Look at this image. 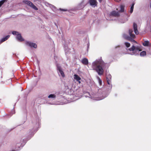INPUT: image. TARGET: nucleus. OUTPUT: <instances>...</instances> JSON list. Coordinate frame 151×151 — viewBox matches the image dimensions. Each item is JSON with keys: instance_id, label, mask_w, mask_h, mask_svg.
<instances>
[{"instance_id": "1", "label": "nucleus", "mask_w": 151, "mask_h": 151, "mask_svg": "<svg viewBox=\"0 0 151 151\" xmlns=\"http://www.w3.org/2000/svg\"><path fill=\"white\" fill-rule=\"evenodd\" d=\"M133 32L132 29H130L129 31V36L124 34L123 35V37L125 39L133 43L137 44V42L134 39L135 38V35ZM127 50L131 52L130 53H129V54L132 55L138 56L139 55V52L141 51V46L139 44L133 45L131 47Z\"/></svg>"}, {"instance_id": "2", "label": "nucleus", "mask_w": 151, "mask_h": 151, "mask_svg": "<svg viewBox=\"0 0 151 151\" xmlns=\"http://www.w3.org/2000/svg\"><path fill=\"white\" fill-rule=\"evenodd\" d=\"M106 64L101 58L92 63L91 67L93 70H95L99 75L101 76L104 73V68Z\"/></svg>"}, {"instance_id": "3", "label": "nucleus", "mask_w": 151, "mask_h": 151, "mask_svg": "<svg viewBox=\"0 0 151 151\" xmlns=\"http://www.w3.org/2000/svg\"><path fill=\"white\" fill-rule=\"evenodd\" d=\"M56 66L57 69L59 76L60 77L64 78L65 77V75L62 68L59 64H57Z\"/></svg>"}, {"instance_id": "4", "label": "nucleus", "mask_w": 151, "mask_h": 151, "mask_svg": "<svg viewBox=\"0 0 151 151\" xmlns=\"http://www.w3.org/2000/svg\"><path fill=\"white\" fill-rule=\"evenodd\" d=\"M40 119L38 117H37L36 120H34L32 121L33 124L34 125V129H36L39 127L40 125Z\"/></svg>"}, {"instance_id": "5", "label": "nucleus", "mask_w": 151, "mask_h": 151, "mask_svg": "<svg viewBox=\"0 0 151 151\" xmlns=\"http://www.w3.org/2000/svg\"><path fill=\"white\" fill-rule=\"evenodd\" d=\"M110 91L109 90L102 91L99 95L100 97L99 100H102L106 97L109 94Z\"/></svg>"}, {"instance_id": "6", "label": "nucleus", "mask_w": 151, "mask_h": 151, "mask_svg": "<svg viewBox=\"0 0 151 151\" xmlns=\"http://www.w3.org/2000/svg\"><path fill=\"white\" fill-rule=\"evenodd\" d=\"M25 44L27 46L29 47L30 48H36L37 47V45L36 43L29 41H26L25 42Z\"/></svg>"}, {"instance_id": "7", "label": "nucleus", "mask_w": 151, "mask_h": 151, "mask_svg": "<svg viewBox=\"0 0 151 151\" xmlns=\"http://www.w3.org/2000/svg\"><path fill=\"white\" fill-rule=\"evenodd\" d=\"M88 3L90 5L93 7H95L97 5V2L96 0H89Z\"/></svg>"}, {"instance_id": "8", "label": "nucleus", "mask_w": 151, "mask_h": 151, "mask_svg": "<svg viewBox=\"0 0 151 151\" xmlns=\"http://www.w3.org/2000/svg\"><path fill=\"white\" fill-rule=\"evenodd\" d=\"M64 48L65 55L68 56V54L70 53V49H69L68 45L64 44Z\"/></svg>"}, {"instance_id": "9", "label": "nucleus", "mask_w": 151, "mask_h": 151, "mask_svg": "<svg viewBox=\"0 0 151 151\" xmlns=\"http://www.w3.org/2000/svg\"><path fill=\"white\" fill-rule=\"evenodd\" d=\"M59 94V93H56L55 94H50L48 96V98H51L53 99H55L56 98L58 97V95Z\"/></svg>"}, {"instance_id": "10", "label": "nucleus", "mask_w": 151, "mask_h": 151, "mask_svg": "<svg viewBox=\"0 0 151 151\" xmlns=\"http://www.w3.org/2000/svg\"><path fill=\"white\" fill-rule=\"evenodd\" d=\"M133 27L134 32L135 34L136 35H138L139 34V32L137 30V25L135 22H134L133 24Z\"/></svg>"}, {"instance_id": "11", "label": "nucleus", "mask_w": 151, "mask_h": 151, "mask_svg": "<svg viewBox=\"0 0 151 151\" xmlns=\"http://www.w3.org/2000/svg\"><path fill=\"white\" fill-rule=\"evenodd\" d=\"M85 0H82L81 2L79 4L78 8L80 9L84 8L87 4L84 3Z\"/></svg>"}, {"instance_id": "12", "label": "nucleus", "mask_w": 151, "mask_h": 151, "mask_svg": "<svg viewBox=\"0 0 151 151\" xmlns=\"http://www.w3.org/2000/svg\"><path fill=\"white\" fill-rule=\"evenodd\" d=\"M110 15L115 17H117L119 16V14L118 12L113 11L110 13Z\"/></svg>"}, {"instance_id": "13", "label": "nucleus", "mask_w": 151, "mask_h": 151, "mask_svg": "<svg viewBox=\"0 0 151 151\" xmlns=\"http://www.w3.org/2000/svg\"><path fill=\"white\" fill-rule=\"evenodd\" d=\"M27 141H26L25 139L23 140V142H21L20 144L19 143L17 142V143L16 147H17L19 148H20V147H22L24 144H23V143H25Z\"/></svg>"}, {"instance_id": "14", "label": "nucleus", "mask_w": 151, "mask_h": 151, "mask_svg": "<svg viewBox=\"0 0 151 151\" xmlns=\"http://www.w3.org/2000/svg\"><path fill=\"white\" fill-rule=\"evenodd\" d=\"M74 79L78 82L79 83H80L81 82L80 80H81V78L77 74H74Z\"/></svg>"}, {"instance_id": "15", "label": "nucleus", "mask_w": 151, "mask_h": 151, "mask_svg": "<svg viewBox=\"0 0 151 151\" xmlns=\"http://www.w3.org/2000/svg\"><path fill=\"white\" fill-rule=\"evenodd\" d=\"M9 37L10 35H6L5 37L2 38L0 40V44L8 40Z\"/></svg>"}, {"instance_id": "16", "label": "nucleus", "mask_w": 151, "mask_h": 151, "mask_svg": "<svg viewBox=\"0 0 151 151\" xmlns=\"http://www.w3.org/2000/svg\"><path fill=\"white\" fill-rule=\"evenodd\" d=\"M16 39L19 41L22 42L24 40V39L22 37L20 34H19L16 37Z\"/></svg>"}, {"instance_id": "17", "label": "nucleus", "mask_w": 151, "mask_h": 151, "mask_svg": "<svg viewBox=\"0 0 151 151\" xmlns=\"http://www.w3.org/2000/svg\"><path fill=\"white\" fill-rule=\"evenodd\" d=\"M81 62L83 64L85 65H87L88 63V59L86 58L82 59Z\"/></svg>"}, {"instance_id": "18", "label": "nucleus", "mask_w": 151, "mask_h": 151, "mask_svg": "<svg viewBox=\"0 0 151 151\" xmlns=\"http://www.w3.org/2000/svg\"><path fill=\"white\" fill-rule=\"evenodd\" d=\"M33 130H32L29 132V136H30V137L29 138H28L27 140H29V139L33 136V135L36 131L37 130V129L36 130H35V131L33 132L32 131Z\"/></svg>"}, {"instance_id": "19", "label": "nucleus", "mask_w": 151, "mask_h": 151, "mask_svg": "<svg viewBox=\"0 0 151 151\" xmlns=\"http://www.w3.org/2000/svg\"><path fill=\"white\" fill-rule=\"evenodd\" d=\"M143 45L144 46H148L150 45V44L149 41L148 40L145 41L142 43Z\"/></svg>"}, {"instance_id": "20", "label": "nucleus", "mask_w": 151, "mask_h": 151, "mask_svg": "<svg viewBox=\"0 0 151 151\" xmlns=\"http://www.w3.org/2000/svg\"><path fill=\"white\" fill-rule=\"evenodd\" d=\"M111 81V80L108 79V78L107 79V83L108 85H109V86L108 88V89H109V90H110L111 89L112 87V85L110 83Z\"/></svg>"}, {"instance_id": "21", "label": "nucleus", "mask_w": 151, "mask_h": 151, "mask_svg": "<svg viewBox=\"0 0 151 151\" xmlns=\"http://www.w3.org/2000/svg\"><path fill=\"white\" fill-rule=\"evenodd\" d=\"M23 2L24 3L27 4L28 5L30 6L32 5L33 4L31 1H28L25 0L23 1Z\"/></svg>"}, {"instance_id": "22", "label": "nucleus", "mask_w": 151, "mask_h": 151, "mask_svg": "<svg viewBox=\"0 0 151 151\" xmlns=\"http://www.w3.org/2000/svg\"><path fill=\"white\" fill-rule=\"evenodd\" d=\"M146 51H143L140 52L139 55L140 56L143 57L145 56L146 55Z\"/></svg>"}, {"instance_id": "23", "label": "nucleus", "mask_w": 151, "mask_h": 151, "mask_svg": "<svg viewBox=\"0 0 151 151\" xmlns=\"http://www.w3.org/2000/svg\"><path fill=\"white\" fill-rule=\"evenodd\" d=\"M128 20V19L126 18L125 19H122L119 20V22L122 23H124Z\"/></svg>"}, {"instance_id": "24", "label": "nucleus", "mask_w": 151, "mask_h": 151, "mask_svg": "<svg viewBox=\"0 0 151 151\" xmlns=\"http://www.w3.org/2000/svg\"><path fill=\"white\" fill-rule=\"evenodd\" d=\"M7 0H2L0 1V7L4 3L6 2L7 1Z\"/></svg>"}, {"instance_id": "25", "label": "nucleus", "mask_w": 151, "mask_h": 151, "mask_svg": "<svg viewBox=\"0 0 151 151\" xmlns=\"http://www.w3.org/2000/svg\"><path fill=\"white\" fill-rule=\"evenodd\" d=\"M50 7L51 8L52 10L54 12H55V11L57 10L56 8L54 6L52 5H50Z\"/></svg>"}, {"instance_id": "26", "label": "nucleus", "mask_w": 151, "mask_h": 151, "mask_svg": "<svg viewBox=\"0 0 151 151\" xmlns=\"http://www.w3.org/2000/svg\"><path fill=\"white\" fill-rule=\"evenodd\" d=\"M12 34L14 35H16L17 36V35H18L19 33L17 32V31H13L12 32Z\"/></svg>"}, {"instance_id": "27", "label": "nucleus", "mask_w": 151, "mask_h": 151, "mask_svg": "<svg viewBox=\"0 0 151 151\" xmlns=\"http://www.w3.org/2000/svg\"><path fill=\"white\" fill-rule=\"evenodd\" d=\"M98 82L100 86H101L102 85V82L101 80L99 77H98Z\"/></svg>"}, {"instance_id": "28", "label": "nucleus", "mask_w": 151, "mask_h": 151, "mask_svg": "<svg viewBox=\"0 0 151 151\" xmlns=\"http://www.w3.org/2000/svg\"><path fill=\"white\" fill-rule=\"evenodd\" d=\"M124 45L126 46V47H129L130 45V43L128 42H124Z\"/></svg>"}, {"instance_id": "29", "label": "nucleus", "mask_w": 151, "mask_h": 151, "mask_svg": "<svg viewBox=\"0 0 151 151\" xmlns=\"http://www.w3.org/2000/svg\"><path fill=\"white\" fill-rule=\"evenodd\" d=\"M30 7L36 10H37L38 9V8L33 4H32Z\"/></svg>"}, {"instance_id": "30", "label": "nucleus", "mask_w": 151, "mask_h": 151, "mask_svg": "<svg viewBox=\"0 0 151 151\" xmlns=\"http://www.w3.org/2000/svg\"><path fill=\"white\" fill-rule=\"evenodd\" d=\"M124 11V7L123 6H121L120 12H122Z\"/></svg>"}, {"instance_id": "31", "label": "nucleus", "mask_w": 151, "mask_h": 151, "mask_svg": "<svg viewBox=\"0 0 151 151\" xmlns=\"http://www.w3.org/2000/svg\"><path fill=\"white\" fill-rule=\"evenodd\" d=\"M108 78L110 80H111V76L110 74H109L108 76L106 77V79Z\"/></svg>"}, {"instance_id": "32", "label": "nucleus", "mask_w": 151, "mask_h": 151, "mask_svg": "<svg viewBox=\"0 0 151 151\" xmlns=\"http://www.w3.org/2000/svg\"><path fill=\"white\" fill-rule=\"evenodd\" d=\"M59 10L61 11H64V12H66L67 11V9H61V8H60Z\"/></svg>"}, {"instance_id": "33", "label": "nucleus", "mask_w": 151, "mask_h": 151, "mask_svg": "<svg viewBox=\"0 0 151 151\" xmlns=\"http://www.w3.org/2000/svg\"><path fill=\"white\" fill-rule=\"evenodd\" d=\"M134 3H133L132 4V5L131 6L130 8L134 9Z\"/></svg>"}, {"instance_id": "34", "label": "nucleus", "mask_w": 151, "mask_h": 151, "mask_svg": "<svg viewBox=\"0 0 151 151\" xmlns=\"http://www.w3.org/2000/svg\"><path fill=\"white\" fill-rule=\"evenodd\" d=\"M89 43H88L87 44V52H88V49L89 48Z\"/></svg>"}, {"instance_id": "35", "label": "nucleus", "mask_w": 151, "mask_h": 151, "mask_svg": "<svg viewBox=\"0 0 151 151\" xmlns=\"http://www.w3.org/2000/svg\"><path fill=\"white\" fill-rule=\"evenodd\" d=\"M133 9L130 8V12L131 13H132L133 12Z\"/></svg>"}, {"instance_id": "36", "label": "nucleus", "mask_w": 151, "mask_h": 151, "mask_svg": "<svg viewBox=\"0 0 151 151\" xmlns=\"http://www.w3.org/2000/svg\"><path fill=\"white\" fill-rule=\"evenodd\" d=\"M15 112L13 110V111H12L11 114H12V115L13 114H14V113Z\"/></svg>"}, {"instance_id": "37", "label": "nucleus", "mask_w": 151, "mask_h": 151, "mask_svg": "<svg viewBox=\"0 0 151 151\" xmlns=\"http://www.w3.org/2000/svg\"><path fill=\"white\" fill-rule=\"evenodd\" d=\"M115 1L117 2H119L121 0H114Z\"/></svg>"}, {"instance_id": "38", "label": "nucleus", "mask_w": 151, "mask_h": 151, "mask_svg": "<svg viewBox=\"0 0 151 151\" xmlns=\"http://www.w3.org/2000/svg\"><path fill=\"white\" fill-rule=\"evenodd\" d=\"M120 47L119 45H118L117 46H116L115 48H117V47Z\"/></svg>"}, {"instance_id": "39", "label": "nucleus", "mask_w": 151, "mask_h": 151, "mask_svg": "<svg viewBox=\"0 0 151 151\" xmlns=\"http://www.w3.org/2000/svg\"><path fill=\"white\" fill-rule=\"evenodd\" d=\"M102 0H99V1L100 3H101L102 2Z\"/></svg>"}, {"instance_id": "40", "label": "nucleus", "mask_w": 151, "mask_h": 151, "mask_svg": "<svg viewBox=\"0 0 151 151\" xmlns=\"http://www.w3.org/2000/svg\"><path fill=\"white\" fill-rule=\"evenodd\" d=\"M75 92H74V93H72V94H73V95H75Z\"/></svg>"}, {"instance_id": "41", "label": "nucleus", "mask_w": 151, "mask_h": 151, "mask_svg": "<svg viewBox=\"0 0 151 151\" xmlns=\"http://www.w3.org/2000/svg\"><path fill=\"white\" fill-rule=\"evenodd\" d=\"M115 96H117V94H115Z\"/></svg>"}, {"instance_id": "42", "label": "nucleus", "mask_w": 151, "mask_h": 151, "mask_svg": "<svg viewBox=\"0 0 151 151\" xmlns=\"http://www.w3.org/2000/svg\"><path fill=\"white\" fill-rule=\"evenodd\" d=\"M75 96H78L77 95H75Z\"/></svg>"}]
</instances>
